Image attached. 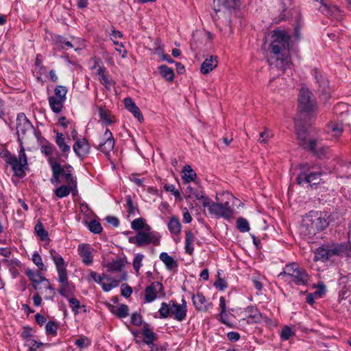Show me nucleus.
<instances>
[{
	"label": "nucleus",
	"instance_id": "obj_53",
	"mask_svg": "<svg viewBox=\"0 0 351 351\" xmlns=\"http://www.w3.org/2000/svg\"><path fill=\"white\" fill-rule=\"evenodd\" d=\"M90 343V340L86 337H81L75 341V344L80 349L88 348Z\"/></svg>",
	"mask_w": 351,
	"mask_h": 351
},
{
	"label": "nucleus",
	"instance_id": "obj_12",
	"mask_svg": "<svg viewBox=\"0 0 351 351\" xmlns=\"http://www.w3.org/2000/svg\"><path fill=\"white\" fill-rule=\"evenodd\" d=\"M114 140L112 132L106 129L97 149L103 152L106 156H109L110 152L114 149Z\"/></svg>",
	"mask_w": 351,
	"mask_h": 351
},
{
	"label": "nucleus",
	"instance_id": "obj_32",
	"mask_svg": "<svg viewBox=\"0 0 351 351\" xmlns=\"http://www.w3.org/2000/svg\"><path fill=\"white\" fill-rule=\"evenodd\" d=\"M195 197L198 200H202V203L204 202L205 199H209L206 196L203 191L199 190H195L191 186L187 187L186 194L185 195L186 199Z\"/></svg>",
	"mask_w": 351,
	"mask_h": 351
},
{
	"label": "nucleus",
	"instance_id": "obj_33",
	"mask_svg": "<svg viewBox=\"0 0 351 351\" xmlns=\"http://www.w3.org/2000/svg\"><path fill=\"white\" fill-rule=\"evenodd\" d=\"M110 311L120 318L126 317L128 315V306L125 304H119L117 306H112Z\"/></svg>",
	"mask_w": 351,
	"mask_h": 351
},
{
	"label": "nucleus",
	"instance_id": "obj_45",
	"mask_svg": "<svg viewBox=\"0 0 351 351\" xmlns=\"http://www.w3.org/2000/svg\"><path fill=\"white\" fill-rule=\"evenodd\" d=\"M295 335V332L289 326H284L280 332V336L282 341H287L290 339Z\"/></svg>",
	"mask_w": 351,
	"mask_h": 351
},
{
	"label": "nucleus",
	"instance_id": "obj_6",
	"mask_svg": "<svg viewBox=\"0 0 351 351\" xmlns=\"http://www.w3.org/2000/svg\"><path fill=\"white\" fill-rule=\"evenodd\" d=\"M128 240L130 243L135 244L138 247L149 244L154 245L160 244V236L152 229L140 231L134 237H130Z\"/></svg>",
	"mask_w": 351,
	"mask_h": 351
},
{
	"label": "nucleus",
	"instance_id": "obj_26",
	"mask_svg": "<svg viewBox=\"0 0 351 351\" xmlns=\"http://www.w3.org/2000/svg\"><path fill=\"white\" fill-rule=\"evenodd\" d=\"M331 259L332 258L330 253V245L327 246L326 247H319L315 252V261H321L322 262H324Z\"/></svg>",
	"mask_w": 351,
	"mask_h": 351
},
{
	"label": "nucleus",
	"instance_id": "obj_57",
	"mask_svg": "<svg viewBox=\"0 0 351 351\" xmlns=\"http://www.w3.org/2000/svg\"><path fill=\"white\" fill-rule=\"evenodd\" d=\"M97 73L99 75V80L101 84L105 86L107 88H109L110 86V82L106 75L104 74L103 69L101 68L99 69Z\"/></svg>",
	"mask_w": 351,
	"mask_h": 351
},
{
	"label": "nucleus",
	"instance_id": "obj_63",
	"mask_svg": "<svg viewBox=\"0 0 351 351\" xmlns=\"http://www.w3.org/2000/svg\"><path fill=\"white\" fill-rule=\"evenodd\" d=\"M33 263L38 266L40 269H43L44 267V264L43 263V260L40 254L38 252H34L32 254V258Z\"/></svg>",
	"mask_w": 351,
	"mask_h": 351
},
{
	"label": "nucleus",
	"instance_id": "obj_51",
	"mask_svg": "<svg viewBox=\"0 0 351 351\" xmlns=\"http://www.w3.org/2000/svg\"><path fill=\"white\" fill-rule=\"evenodd\" d=\"M25 346L29 348L30 351H36L37 348L43 346V343L37 342L32 339L31 337H27L25 339Z\"/></svg>",
	"mask_w": 351,
	"mask_h": 351
},
{
	"label": "nucleus",
	"instance_id": "obj_48",
	"mask_svg": "<svg viewBox=\"0 0 351 351\" xmlns=\"http://www.w3.org/2000/svg\"><path fill=\"white\" fill-rule=\"evenodd\" d=\"M69 302L70 306L72 308L73 311L75 314H77L79 313V309L81 308H84V311L86 312V307L84 305H81L80 302L78 300L75 298H71L69 299Z\"/></svg>",
	"mask_w": 351,
	"mask_h": 351
},
{
	"label": "nucleus",
	"instance_id": "obj_61",
	"mask_svg": "<svg viewBox=\"0 0 351 351\" xmlns=\"http://www.w3.org/2000/svg\"><path fill=\"white\" fill-rule=\"evenodd\" d=\"M144 256L141 254H138L135 256L133 261V267L136 272H138L140 268L142 267V261Z\"/></svg>",
	"mask_w": 351,
	"mask_h": 351
},
{
	"label": "nucleus",
	"instance_id": "obj_23",
	"mask_svg": "<svg viewBox=\"0 0 351 351\" xmlns=\"http://www.w3.org/2000/svg\"><path fill=\"white\" fill-rule=\"evenodd\" d=\"M308 151H311L313 155L318 158H321L326 153V149L316 139L308 141Z\"/></svg>",
	"mask_w": 351,
	"mask_h": 351
},
{
	"label": "nucleus",
	"instance_id": "obj_39",
	"mask_svg": "<svg viewBox=\"0 0 351 351\" xmlns=\"http://www.w3.org/2000/svg\"><path fill=\"white\" fill-rule=\"evenodd\" d=\"M144 336L143 342L148 346L153 345V341L156 339V335L147 327H144L142 332Z\"/></svg>",
	"mask_w": 351,
	"mask_h": 351
},
{
	"label": "nucleus",
	"instance_id": "obj_27",
	"mask_svg": "<svg viewBox=\"0 0 351 351\" xmlns=\"http://www.w3.org/2000/svg\"><path fill=\"white\" fill-rule=\"evenodd\" d=\"M313 288L316 290L308 294V304H312L315 299L322 298L326 293V287L322 282L319 283L317 286L313 285Z\"/></svg>",
	"mask_w": 351,
	"mask_h": 351
},
{
	"label": "nucleus",
	"instance_id": "obj_47",
	"mask_svg": "<svg viewBox=\"0 0 351 351\" xmlns=\"http://www.w3.org/2000/svg\"><path fill=\"white\" fill-rule=\"evenodd\" d=\"M56 151L55 147L51 144H47L41 147V152L48 157V162L49 163V159H55L52 154Z\"/></svg>",
	"mask_w": 351,
	"mask_h": 351
},
{
	"label": "nucleus",
	"instance_id": "obj_36",
	"mask_svg": "<svg viewBox=\"0 0 351 351\" xmlns=\"http://www.w3.org/2000/svg\"><path fill=\"white\" fill-rule=\"evenodd\" d=\"M76 191V187H71V185H62L57 188L54 193L59 198H63L69 195L71 192Z\"/></svg>",
	"mask_w": 351,
	"mask_h": 351
},
{
	"label": "nucleus",
	"instance_id": "obj_4",
	"mask_svg": "<svg viewBox=\"0 0 351 351\" xmlns=\"http://www.w3.org/2000/svg\"><path fill=\"white\" fill-rule=\"evenodd\" d=\"M49 165L53 173L52 178H51L52 184H59L60 182V176H63L67 184L71 185V187H77L76 178L72 176L73 169L71 165H66L62 167L56 159H49Z\"/></svg>",
	"mask_w": 351,
	"mask_h": 351
},
{
	"label": "nucleus",
	"instance_id": "obj_10",
	"mask_svg": "<svg viewBox=\"0 0 351 351\" xmlns=\"http://www.w3.org/2000/svg\"><path fill=\"white\" fill-rule=\"evenodd\" d=\"M50 256L53 260L58 271V281H65L66 276H67L66 264L63 258L54 250L49 251Z\"/></svg>",
	"mask_w": 351,
	"mask_h": 351
},
{
	"label": "nucleus",
	"instance_id": "obj_17",
	"mask_svg": "<svg viewBox=\"0 0 351 351\" xmlns=\"http://www.w3.org/2000/svg\"><path fill=\"white\" fill-rule=\"evenodd\" d=\"M193 304L199 311L206 312L213 308V304L206 299L202 293H197L192 297Z\"/></svg>",
	"mask_w": 351,
	"mask_h": 351
},
{
	"label": "nucleus",
	"instance_id": "obj_11",
	"mask_svg": "<svg viewBox=\"0 0 351 351\" xmlns=\"http://www.w3.org/2000/svg\"><path fill=\"white\" fill-rule=\"evenodd\" d=\"M26 275L34 283L33 287L35 289H38V285L43 283V288L49 291V298L53 297L55 294L53 289L51 287L49 281L45 277L42 276L39 272H34L33 271L28 270L26 271Z\"/></svg>",
	"mask_w": 351,
	"mask_h": 351
},
{
	"label": "nucleus",
	"instance_id": "obj_14",
	"mask_svg": "<svg viewBox=\"0 0 351 351\" xmlns=\"http://www.w3.org/2000/svg\"><path fill=\"white\" fill-rule=\"evenodd\" d=\"M32 128L31 122L24 113H19L16 117V132L19 136H23Z\"/></svg>",
	"mask_w": 351,
	"mask_h": 351
},
{
	"label": "nucleus",
	"instance_id": "obj_38",
	"mask_svg": "<svg viewBox=\"0 0 351 351\" xmlns=\"http://www.w3.org/2000/svg\"><path fill=\"white\" fill-rule=\"evenodd\" d=\"M182 178L185 182H191L195 180L197 176L196 173L193 170L190 165H185L182 171Z\"/></svg>",
	"mask_w": 351,
	"mask_h": 351
},
{
	"label": "nucleus",
	"instance_id": "obj_64",
	"mask_svg": "<svg viewBox=\"0 0 351 351\" xmlns=\"http://www.w3.org/2000/svg\"><path fill=\"white\" fill-rule=\"evenodd\" d=\"M121 292L123 296H124L125 298H128L131 295L132 290V288L128 285L123 284L121 286Z\"/></svg>",
	"mask_w": 351,
	"mask_h": 351
},
{
	"label": "nucleus",
	"instance_id": "obj_41",
	"mask_svg": "<svg viewBox=\"0 0 351 351\" xmlns=\"http://www.w3.org/2000/svg\"><path fill=\"white\" fill-rule=\"evenodd\" d=\"M328 132L331 133L333 136H339L343 132V127L341 123L331 122L327 127Z\"/></svg>",
	"mask_w": 351,
	"mask_h": 351
},
{
	"label": "nucleus",
	"instance_id": "obj_5",
	"mask_svg": "<svg viewBox=\"0 0 351 351\" xmlns=\"http://www.w3.org/2000/svg\"><path fill=\"white\" fill-rule=\"evenodd\" d=\"M278 279L288 284L304 285L306 274L297 264L291 263L285 267L283 271L278 275Z\"/></svg>",
	"mask_w": 351,
	"mask_h": 351
},
{
	"label": "nucleus",
	"instance_id": "obj_46",
	"mask_svg": "<svg viewBox=\"0 0 351 351\" xmlns=\"http://www.w3.org/2000/svg\"><path fill=\"white\" fill-rule=\"evenodd\" d=\"M171 300L167 304L165 302H162L161 304V306L159 309L160 317L161 318H167L171 315Z\"/></svg>",
	"mask_w": 351,
	"mask_h": 351
},
{
	"label": "nucleus",
	"instance_id": "obj_59",
	"mask_svg": "<svg viewBox=\"0 0 351 351\" xmlns=\"http://www.w3.org/2000/svg\"><path fill=\"white\" fill-rule=\"evenodd\" d=\"M35 232L42 240H46L47 239L48 234L47 231L45 230L41 223H38L35 226Z\"/></svg>",
	"mask_w": 351,
	"mask_h": 351
},
{
	"label": "nucleus",
	"instance_id": "obj_15",
	"mask_svg": "<svg viewBox=\"0 0 351 351\" xmlns=\"http://www.w3.org/2000/svg\"><path fill=\"white\" fill-rule=\"evenodd\" d=\"M330 247L332 258L335 256L351 257V245L349 243L332 244Z\"/></svg>",
	"mask_w": 351,
	"mask_h": 351
},
{
	"label": "nucleus",
	"instance_id": "obj_54",
	"mask_svg": "<svg viewBox=\"0 0 351 351\" xmlns=\"http://www.w3.org/2000/svg\"><path fill=\"white\" fill-rule=\"evenodd\" d=\"M237 228L241 232H248L250 230V226L247 221L243 218H239L237 221Z\"/></svg>",
	"mask_w": 351,
	"mask_h": 351
},
{
	"label": "nucleus",
	"instance_id": "obj_52",
	"mask_svg": "<svg viewBox=\"0 0 351 351\" xmlns=\"http://www.w3.org/2000/svg\"><path fill=\"white\" fill-rule=\"evenodd\" d=\"M124 264L121 259H117L113 261L108 265V270L112 271H121L123 267Z\"/></svg>",
	"mask_w": 351,
	"mask_h": 351
},
{
	"label": "nucleus",
	"instance_id": "obj_2",
	"mask_svg": "<svg viewBox=\"0 0 351 351\" xmlns=\"http://www.w3.org/2000/svg\"><path fill=\"white\" fill-rule=\"evenodd\" d=\"M298 111L294 119L295 133L300 146L306 147L307 145V133L306 120L307 118V88L300 89L298 95Z\"/></svg>",
	"mask_w": 351,
	"mask_h": 351
},
{
	"label": "nucleus",
	"instance_id": "obj_49",
	"mask_svg": "<svg viewBox=\"0 0 351 351\" xmlns=\"http://www.w3.org/2000/svg\"><path fill=\"white\" fill-rule=\"evenodd\" d=\"M308 121L315 117L318 112L317 105L315 101L308 98Z\"/></svg>",
	"mask_w": 351,
	"mask_h": 351
},
{
	"label": "nucleus",
	"instance_id": "obj_1",
	"mask_svg": "<svg viewBox=\"0 0 351 351\" xmlns=\"http://www.w3.org/2000/svg\"><path fill=\"white\" fill-rule=\"evenodd\" d=\"M289 45V36L285 31H274L271 35V43L270 47L275 59L276 66L281 69H285L289 63L288 50Z\"/></svg>",
	"mask_w": 351,
	"mask_h": 351
},
{
	"label": "nucleus",
	"instance_id": "obj_50",
	"mask_svg": "<svg viewBox=\"0 0 351 351\" xmlns=\"http://www.w3.org/2000/svg\"><path fill=\"white\" fill-rule=\"evenodd\" d=\"M66 93H67V89L66 88L65 86H57L54 90L55 95L53 97L60 99V100L65 101Z\"/></svg>",
	"mask_w": 351,
	"mask_h": 351
},
{
	"label": "nucleus",
	"instance_id": "obj_56",
	"mask_svg": "<svg viewBox=\"0 0 351 351\" xmlns=\"http://www.w3.org/2000/svg\"><path fill=\"white\" fill-rule=\"evenodd\" d=\"M99 115L103 124L108 125L112 123V121L108 114L107 111L102 108L99 109Z\"/></svg>",
	"mask_w": 351,
	"mask_h": 351
},
{
	"label": "nucleus",
	"instance_id": "obj_28",
	"mask_svg": "<svg viewBox=\"0 0 351 351\" xmlns=\"http://www.w3.org/2000/svg\"><path fill=\"white\" fill-rule=\"evenodd\" d=\"M167 227L171 234L175 235L179 234L182 229V224L179 218L176 216L171 217L167 223Z\"/></svg>",
	"mask_w": 351,
	"mask_h": 351
},
{
	"label": "nucleus",
	"instance_id": "obj_30",
	"mask_svg": "<svg viewBox=\"0 0 351 351\" xmlns=\"http://www.w3.org/2000/svg\"><path fill=\"white\" fill-rule=\"evenodd\" d=\"M119 281L106 275H103L102 280L99 285L101 286L103 290L107 292L117 287Z\"/></svg>",
	"mask_w": 351,
	"mask_h": 351
},
{
	"label": "nucleus",
	"instance_id": "obj_43",
	"mask_svg": "<svg viewBox=\"0 0 351 351\" xmlns=\"http://www.w3.org/2000/svg\"><path fill=\"white\" fill-rule=\"evenodd\" d=\"M273 132L268 128H265L264 131L259 134L258 141L261 144L266 145L269 143V139L273 138Z\"/></svg>",
	"mask_w": 351,
	"mask_h": 351
},
{
	"label": "nucleus",
	"instance_id": "obj_3",
	"mask_svg": "<svg viewBox=\"0 0 351 351\" xmlns=\"http://www.w3.org/2000/svg\"><path fill=\"white\" fill-rule=\"evenodd\" d=\"M232 199V195L228 193L217 194L216 202H211L210 199H205L202 206L208 208L210 215L230 219L233 214V210L230 205V200Z\"/></svg>",
	"mask_w": 351,
	"mask_h": 351
},
{
	"label": "nucleus",
	"instance_id": "obj_31",
	"mask_svg": "<svg viewBox=\"0 0 351 351\" xmlns=\"http://www.w3.org/2000/svg\"><path fill=\"white\" fill-rule=\"evenodd\" d=\"M159 258L168 270H172L178 267L177 261L167 252H162Z\"/></svg>",
	"mask_w": 351,
	"mask_h": 351
},
{
	"label": "nucleus",
	"instance_id": "obj_24",
	"mask_svg": "<svg viewBox=\"0 0 351 351\" xmlns=\"http://www.w3.org/2000/svg\"><path fill=\"white\" fill-rule=\"evenodd\" d=\"M248 322L259 323L262 321V315L256 306H249L245 310Z\"/></svg>",
	"mask_w": 351,
	"mask_h": 351
},
{
	"label": "nucleus",
	"instance_id": "obj_20",
	"mask_svg": "<svg viewBox=\"0 0 351 351\" xmlns=\"http://www.w3.org/2000/svg\"><path fill=\"white\" fill-rule=\"evenodd\" d=\"M78 253L86 265H90L93 263V256L90 247L88 245L80 244L77 247Z\"/></svg>",
	"mask_w": 351,
	"mask_h": 351
},
{
	"label": "nucleus",
	"instance_id": "obj_9",
	"mask_svg": "<svg viewBox=\"0 0 351 351\" xmlns=\"http://www.w3.org/2000/svg\"><path fill=\"white\" fill-rule=\"evenodd\" d=\"M165 295V293L162 283L157 281L153 282L145 290V300L147 303L153 302L156 298H163Z\"/></svg>",
	"mask_w": 351,
	"mask_h": 351
},
{
	"label": "nucleus",
	"instance_id": "obj_44",
	"mask_svg": "<svg viewBox=\"0 0 351 351\" xmlns=\"http://www.w3.org/2000/svg\"><path fill=\"white\" fill-rule=\"evenodd\" d=\"M125 208L128 213L130 215L134 216L136 213H138V208L135 206L132 202V197L130 195H127L125 197Z\"/></svg>",
	"mask_w": 351,
	"mask_h": 351
},
{
	"label": "nucleus",
	"instance_id": "obj_35",
	"mask_svg": "<svg viewBox=\"0 0 351 351\" xmlns=\"http://www.w3.org/2000/svg\"><path fill=\"white\" fill-rule=\"evenodd\" d=\"M48 100L49 106L54 113L57 114L62 111L64 100H60L53 97H49Z\"/></svg>",
	"mask_w": 351,
	"mask_h": 351
},
{
	"label": "nucleus",
	"instance_id": "obj_22",
	"mask_svg": "<svg viewBox=\"0 0 351 351\" xmlns=\"http://www.w3.org/2000/svg\"><path fill=\"white\" fill-rule=\"evenodd\" d=\"M55 142L62 152V156L66 158L68 157V154L70 152L71 147L66 141L64 134L60 132H56Z\"/></svg>",
	"mask_w": 351,
	"mask_h": 351
},
{
	"label": "nucleus",
	"instance_id": "obj_60",
	"mask_svg": "<svg viewBox=\"0 0 351 351\" xmlns=\"http://www.w3.org/2000/svg\"><path fill=\"white\" fill-rule=\"evenodd\" d=\"M314 3L319 5L318 7L319 10L323 14L328 15L330 14V7L323 2V0H311Z\"/></svg>",
	"mask_w": 351,
	"mask_h": 351
},
{
	"label": "nucleus",
	"instance_id": "obj_58",
	"mask_svg": "<svg viewBox=\"0 0 351 351\" xmlns=\"http://www.w3.org/2000/svg\"><path fill=\"white\" fill-rule=\"evenodd\" d=\"M58 330V324L54 322H49L45 326V330L47 334L56 335Z\"/></svg>",
	"mask_w": 351,
	"mask_h": 351
},
{
	"label": "nucleus",
	"instance_id": "obj_18",
	"mask_svg": "<svg viewBox=\"0 0 351 351\" xmlns=\"http://www.w3.org/2000/svg\"><path fill=\"white\" fill-rule=\"evenodd\" d=\"M312 75L319 86V90L322 93H328L329 90V81L317 69L312 71Z\"/></svg>",
	"mask_w": 351,
	"mask_h": 351
},
{
	"label": "nucleus",
	"instance_id": "obj_16",
	"mask_svg": "<svg viewBox=\"0 0 351 351\" xmlns=\"http://www.w3.org/2000/svg\"><path fill=\"white\" fill-rule=\"evenodd\" d=\"M73 149L75 154L82 160L90 153V146L88 141L82 138L76 140L73 146Z\"/></svg>",
	"mask_w": 351,
	"mask_h": 351
},
{
	"label": "nucleus",
	"instance_id": "obj_62",
	"mask_svg": "<svg viewBox=\"0 0 351 351\" xmlns=\"http://www.w3.org/2000/svg\"><path fill=\"white\" fill-rule=\"evenodd\" d=\"M164 189H165L166 191L172 193L176 199H178L180 200L182 199V196L180 195V193L179 192L178 190L176 189L174 185L165 184L164 186Z\"/></svg>",
	"mask_w": 351,
	"mask_h": 351
},
{
	"label": "nucleus",
	"instance_id": "obj_55",
	"mask_svg": "<svg viewBox=\"0 0 351 351\" xmlns=\"http://www.w3.org/2000/svg\"><path fill=\"white\" fill-rule=\"evenodd\" d=\"M88 228L90 232L95 234L100 233L102 231V227L101 224L96 220H92L90 221L88 224Z\"/></svg>",
	"mask_w": 351,
	"mask_h": 351
},
{
	"label": "nucleus",
	"instance_id": "obj_37",
	"mask_svg": "<svg viewBox=\"0 0 351 351\" xmlns=\"http://www.w3.org/2000/svg\"><path fill=\"white\" fill-rule=\"evenodd\" d=\"M219 5H222L229 10H234L239 7L241 0H214Z\"/></svg>",
	"mask_w": 351,
	"mask_h": 351
},
{
	"label": "nucleus",
	"instance_id": "obj_25",
	"mask_svg": "<svg viewBox=\"0 0 351 351\" xmlns=\"http://www.w3.org/2000/svg\"><path fill=\"white\" fill-rule=\"evenodd\" d=\"M124 104L125 108L132 113V114L139 121H142L143 120V116L139 108L134 104L131 98H125L124 99Z\"/></svg>",
	"mask_w": 351,
	"mask_h": 351
},
{
	"label": "nucleus",
	"instance_id": "obj_34",
	"mask_svg": "<svg viewBox=\"0 0 351 351\" xmlns=\"http://www.w3.org/2000/svg\"><path fill=\"white\" fill-rule=\"evenodd\" d=\"M131 228L138 232L145 230H151V227L147 224L145 220L141 217L133 220L131 223Z\"/></svg>",
	"mask_w": 351,
	"mask_h": 351
},
{
	"label": "nucleus",
	"instance_id": "obj_13",
	"mask_svg": "<svg viewBox=\"0 0 351 351\" xmlns=\"http://www.w3.org/2000/svg\"><path fill=\"white\" fill-rule=\"evenodd\" d=\"M171 315L173 316V318L178 322H182L185 319L187 312L186 302L185 300L182 299V304H180L171 300Z\"/></svg>",
	"mask_w": 351,
	"mask_h": 351
},
{
	"label": "nucleus",
	"instance_id": "obj_19",
	"mask_svg": "<svg viewBox=\"0 0 351 351\" xmlns=\"http://www.w3.org/2000/svg\"><path fill=\"white\" fill-rule=\"evenodd\" d=\"M312 75L319 86V90L322 93H328L329 90V81L317 69L312 71Z\"/></svg>",
	"mask_w": 351,
	"mask_h": 351
},
{
	"label": "nucleus",
	"instance_id": "obj_21",
	"mask_svg": "<svg viewBox=\"0 0 351 351\" xmlns=\"http://www.w3.org/2000/svg\"><path fill=\"white\" fill-rule=\"evenodd\" d=\"M218 60L215 56H210L202 62L200 71L202 74H208L217 66Z\"/></svg>",
	"mask_w": 351,
	"mask_h": 351
},
{
	"label": "nucleus",
	"instance_id": "obj_7",
	"mask_svg": "<svg viewBox=\"0 0 351 351\" xmlns=\"http://www.w3.org/2000/svg\"><path fill=\"white\" fill-rule=\"evenodd\" d=\"M311 221V232L322 231L328 227V217L326 213L322 212L311 211L308 215Z\"/></svg>",
	"mask_w": 351,
	"mask_h": 351
},
{
	"label": "nucleus",
	"instance_id": "obj_42",
	"mask_svg": "<svg viewBox=\"0 0 351 351\" xmlns=\"http://www.w3.org/2000/svg\"><path fill=\"white\" fill-rule=\"evenodd\" d=\"M159 71L161 75L167 80L171 82L174 79L173 70L166 65L159 66Z\"/></svg>",
	"mask_w": 351,
	"mask_h": 351
},
{
	"label": "nucleus",
	"instance_id": "obj_8",
	"mask_svg": "<svg viewBox=\"0 0 351 351\" xmlns=\"http://www.w3.org/2000/svg\"><path fill=\"white\" fill-rule=\"evenodd\" d=\"M8 163L12 166L15 176L18 177L24 176L25 169L27 165V157L24 149L22 148L20 150L18 157L11 156L8 159Z\"/></svg>",
	"mask_w": 351,
	"mask_h": 351
},
{
	"label": "nucleus",
	"instance_id": "obj_40",
	"mask_svg": "<svg viewBox=\"0 0 351 351\" xmlns=\"http://www.w3.org/2000/svg\"><path fill=\"white\" fill-rule=\"evenodd\" d=\"M58 282L60 283V289L59 290L60 293L64 297H67L73 290V287L69 284L68 276H66L65 281Z\"/></svg>",
	"mask_w": 351,
	"mask_h": 351
},
{
	"label": "nucleus",
	"instance_id": "obj_29",
	"mask_svg": "<svg viewBox=\"0 0 351 351\" xmlns=\"http://www.w3.org/2000/svg\"><path fill=\"white\" fill-rule=\"evenodd\" d=\"M56 45L61 47L62 49H67L74 48L75 50H77L78 47H75L77 40L73 38L72 41L67 40L65 38L57 36L56 37Z\"/></svg>",
	"mask_w": 351,
	"mask_h": 351
}]
</instances>
